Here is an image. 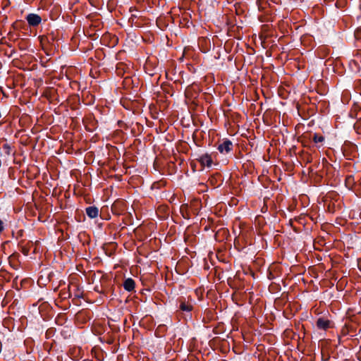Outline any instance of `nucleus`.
Listing matches in <instances>:
<instances>
[{
    "instance_id": "obj_1",
    "label": "nucleus",
    "mask_w": 361,
    "mask_h": 361,
    "mask_svg": "<svg viewBox=\"0 0 361 361\" xmlns=\"http://www.w3.org/2000/svg\"><path fill=\"white\" fill-rule=\"evenodd\" d=\"M26 20L30 26H37L42 21L41 17L35 13L28 14L26 17Z\"/></svg>"
},
{
    "instance_id": "obj_2",
    "label": "nucleus",
    "mask_w": 361,
    "mask_h": 361,
    "mask_svg": "<svg viewBox=\"0 0 361 361\" xmlns=\"http://www.w3.org/2000/svg\"><path fill=\"white\" fill-rule=\"evenodd\" d=\"M233 144L228 140H226L218 146V149L221 153H228L232 150Z\"/></svg>"
},
{
    "instance_id": "obj_3",
    "label": "nucleus",
    "mask_w": 361,
    "mask_h": 361,
    "mask_svg": "<svg viewBox=\"0 0 361 361\" xmlns=\"http://www.w3.org/2000/svg\"><path fill=\"white\" fill-rule=\"evenodd\" d=\"M330 321L324 317H319L317 321V326L322 330H326L330 328Z\"/></svg>"
},
{
    "instance_id": "obj_4",
    "label": "nucleus",
    "mask_w": 361,
    "mask_h": 361,
    "mask_svg": "<svg viewBox=\"0 0 361 361\" xmlns=\"http://www.w3.org/2000/svg\"><path fill=\"white\" fill-rule=\"evenodd\" d=\"M198 160L202 165L206 166H210L212 163V157L207 154L200 156Z\"/></svg>"
},
{
    "instance_id": "obj_5",
    "label": "nucleus",
    "mask_w": 361,
    "mask_h": 361,
    "mask_svg": "<svg viewBox=\"0 0 361 361\" xmlns=\"http://www.w3.org/2000/svg\"><path fill=\"white\" fill-rule=\"evenodd\" d=\"M135 281L133 279L128 278L124 281L123 283V288L127 291H132L135 288Z\"/></svg>"
},
{
    "instance_id": "obj_6",
    "label": "nucleus",
    "mask_w": 361,
    "mask_h": 361,
    "mask_svg": "<svg viewBox=\"0 0 361 361\" xmlns=\"http://www.w3.org/2000/svg\"><path fill=\"white\" fill-rule=\"evenodd\" d=\"M99 210L96 207H88L86 208V214L90 218H96L98 216Z\"/></svg>"
},
{
    "instance_id": "obj_7",
    "label": "nucleus",
    "mask_w": 361,
    "mask_h": 361,
    "mask_svg": "<svg viewBox=\"0 0 361 361\" xmlns=\"http://www.w3.org/2000/svg\"><path fill=\"white\" fill-rule=\"evenodd\" d=\"M180 309L184 312H190L192 310V305L190 302H181Z\"/></svg>"
},
{
    "instance_id": "obj_8",
    "label": "nucleus",
    "mask_w": 361,
    "mask_h": 361,
    "mask_svg": "<svg viewBox=\"0 0 361 361\" xmlns=\"http://www.w3.org/2000/svg\"><path fill=\"white\" fill-rule=\"evenodd\" d=\"M324 140V137L322 135H319L317 134H314L313 141L315 143L322 142Z\"/></svg>"
},
{
    "instance_id": "obj_9",
    "label": "nucleus",
    "mask_w": 361,
    "mask_h": 361,
    "mask_svg": "<svg viewBox=\"0 0 361 361\" xmlns=\"http://www.w3.org/2000/svg\"><path fill=\"white\" fill-rule=\"evenodd\" d=\"M4 228V222L1 220H0V233L1 231H3Z\"/></svg>"
},
{
    "instance_id": "obj_10",
    "label": "nucleus",
    "mask_w": 361,
    "mask_h": 361,
    "mask_svg": "<svg viewBox=\"0 0 361 361\" xmlns=\"http://www.w3.org/2000/svg\"><path fill=\"white\" fill-rule=\"evenodd\" d=\"M4 147L8 148V149H10V147L7 145H4Z\"/></svg>"
}]
</instances>
